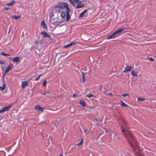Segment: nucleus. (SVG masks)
<instances>
[{
    "instance_id": "nucleus-1",
    "label": "nucleus",
    "mask_w": 156,
    "mask_h": 156,
    "mask_svg": "<svg viewBox=\"0 0 156 156\" xmlns=\"http://www.w3.org/2000/svg\"><path fill=\"white\" fill-rule=\"evenodd\" d=\"M123 123L122 124L121 128L122 132L124 133V135L129 144L133 150L139 147L137 141L136 140L135 137L132 133L128 131L126 132V130L128 128L127 123L123 120H122Z\"/></svg>"
},
{
    "instance_id": "nucleus-2",
    "label": "nucleus",
    "mask_w": 156,
    "mask_h": 156,
    "mask_svg": "<svg viewBox=\"0 0 156 156\" xmlns=\"http://www.w3.org/2000/svg\"><path fill=\"white\" fill-rule=\"evenodd\" d=\"M126 29V28L125 27L119 29L115 32H114V33H113L112 34L108 36L107 37V39H110L116 37L117 36H118L119 34L124 31Z\"/></svg>"
},
{
    "instance_id": "nucleus-3",
    "label": "nucleus",
    "mask_w": 156,
    "mask_h": 156,
    "mask_svg": "<svg viewBox=\"0 0 156 156\" xmlns=\"http://www.w3.org/2000/svg\"><path fill=\"white\" fill-rule=\"evenodd\" d=\"M58 4L59 5H61L62 6H63L65 7L66 9V21H68L69 19L70 18V16L69 15V12H70L71 11L69 7H68V5L67 4L63 2L62 3L61 2H59L58 3Z\"/></svg>"
},
{
    "instance_id": "nucleus-4",
    "label": "nucleus",
    "mask_w": 156,
    "mask_h": 156,
    "mask_svg": "<svg viewBox=\"0 0 156 156\" xmlns=\"http://www.w3.org/2000/svg\"><path fill=\"white\" fill-rule=\"evenodd\" d=\"M136 156H144L142 153L139 147L133 150Z\"/></svg>"
},
{
    "instance_id": "nucleus-5",
    "label": "nucleus",
    "mask_w": 156,
    "mask_h": 156,
    "mask_svg": "<svg viewBox=\"0 0 156 156\" xmlns=\"http://www.w3.org/2000/svg\"><path fill=\"white\" fill-rule=\"evenodd\" d=\"M12 106V105H10L8 106L2 108L0 110V113H2L5 111H8Z\"/></svg>"
},
{
    "instance_id": "nucleus-6",
    "label": "nucleus",
    "mask_w": 156,
    "mask_h": 156,
    "mask_svg": "<svg viewBox=\"0 0 156 156\" xmlns=\"http://www.w3.org/2000/svg\"><path fill=\"white\" fill-rule=\"evenodd\" d=\"M54 19H53L52 20H50V22L51 23L55 26H57L58 25H59L60 26V24L61 23V21H58L57 20L54 21Z\"/></svg>"
},
{
    "instance_id": "nucleus-7",
    "label": "nucleus",
    "mask_w": 156,
    "mask_h": 156,
    "mask_svg": "<svg viewBox=\"0 0 156 156\" xmlns=\"http://www.w3.org/2000/svg\"><path fill=\"white\" fill-rule=\"evenodd\" d=\"M41 34L43 36V38L48 37L49 38H51L50 36L45 31H43L41 32Z\"/></svg>"
},
{
    "instance_id": "nucleus-8",
    "label": "nucleus",
    "mask_w": 156,
    "mask_h": 156,
    "mask_svg": "<svg viewBox=\"0 0 156 156\" xmlns=\"http://www.w3.org/2000/svg\"><path fill=\"white\" fill-rule=\"evenodd\" d=\"M13 67V65L12 64H11L8 66L6 68V69L5 71V73H7L9 70H11Z\"/></svg>"
},
{
    "instance_id": "nucleus-9",
    "label": "nucleus",
    "mask_w": 156,
    "mask_h": 156,
    "mask_svg": "<svg viewBox=\"0 0 156 156\" xmlns=\"http://www.w3.org/2000/svg\"><path fill=\"white\" fill-rule=\"evenodd\" d=\"M132 69L131 66H126L125 68V70L123 71V72L126 73L130 71Z\"/></svg>"
},
{
    "instance_id": "nucleus-10",
    "label": "nucleus",
    "mask_w": 156,
    "mask_h": 156,
    "mask_svg": "<svg viewBox=\"0 0 156 156\" xmlns=\"http://www.w3.org/2000/svg\"><path fill=\"white\" fill-rule=\"evenodd\" d=\"M14 62H20V58L19 57H16L11 59Z\"/></svg>"
},
{
    "instance_id": "nucleus-11",
    "label": "nucleus",
    "mask_w": 156,
    "mask_h": 156,
    "mask_svg": "<svg viewBox=\"0 0 156 156\" xmlns=\"http://www.w3.org/2000/svg\"><path fill=\"white\" fill-rule=\"evenodd\" d=\"M82 74V82L83 83L85 82V75L86 74V73H83L82 72H81Z\"/></svg>"
},
{
    "instance_id": "nucleus-12",
    "label": "nucleus",
    "mask_w": 156,
    "mask_h": 156,
    "mask_svg": "<svg viewBox=\"0 0 156 156\" xmlns=\"http://www.w3.org/2000/svg\"><path fill=\"white\" fill-rule=\"evenodd\" d=\"M34 108L36 109L39 110L40 111H43V108L40 107V105H36L35 106Z\"/></svg>"
},
{
    "instance_id": "nucleus-13",
    "label": "nucleus",
    "mask_w": 156,
    "mask_h": 156,
    "mask_svg": "<svg viewBox=\"0 0 156 156\" xmlns=\"http://www.w3.org/2000/svg\"><path fill=\"white\" fill-rule=\"evenodd\" d=\"M28 85V82L27 81L22 82V86L23 89H24L26 86Z\"/></svg>"
},
{
    "instance_id": "nucleus-14",
    "label": "nucleus",
    "mask_w": 156,
    "mask_h": 156,
    "mask_svg": "<svg viewBox=\"0 0 156 156\" xmlns=\"http://www.w3.org/2000/svg\"><path fill=\"white\" fill-rule=\"evenodd\" d=\"M15 3V1L14 0H12L10 3H6L5 4V5H6L12 6Z\"/></svg>"
},
{
    "instance_id": "nucleus-15",
    "label": "nucleus",
    "mask_w": 156,
    "mask_h": 156,
    "mask_svg": "<svg viewBox=\"0 0 156 156\" xmlns=\"http://www.w3.org/2000/svg\"><path fill=\"white\" fill-rule=\"evenodd\" d=\"M87 11V9H85L79 15V18H82L84 14V13L86 12Z\"/></svg>"
},
{
    "instance_id": "nucleus-16",
    "label": "nucleus",
    "mask_w": 156,
    "mask_h": 156,
    "mask_svg": "<svg viewBox=\"0 0 156 156\" xmlns=\"http://www.w3.org/2000/svg\"><path fill=\"white\" fill-rule=\"evenodd\" d=\"M41 25L42 26V27L44 28V29H47V26H46L45 23L44 22V21H42L41 23Z\"/></svg>"
},
{
    "instance_id": "nucleus-17",
    "label": "nucleus",
    "mask_w": 156,
    "mask_h": 156,
    "mask_svg": "<svg viewBox=\"0 0 156 156\" xmlns=\"http://www.w3.org/2000/svg\"><path fill=\"white\" fill-rule=\"evenodd\" d=\"M84 6H85V5L84 4H83L81 3L80 4H78V5H77L76 6V8L77 9H79L83 7Z\"/></svg>"
},
{
    "instance_id": "nucleus-18",
    "label": "nucleus",
    "mask_w": 156,
    "mask_h": 156,
    "mask_svg": "<svg viewBox=\"0 0 156 156\" xmlns=\"http://www.w3.org/2000/svg\"><path fill=\"white\" fill-rule=\"evenodd\" d=\"M121 105L122 107H128L129 106L125 104L122 101H121Z\"/></svg>"
},
{
    "instance_id": "nucleus-19",
    "label": "nucleus",
    "mask_w": 156,
    "mask_h": 156,
    "mask_svg": "<svg viewBox=\"0 0 156 156\" xmlns=\"http://www.w3.org/2000/svg\"><path fill=\"white\" fill-rule=\"evenodd\" d=\"M79 103L83 106L85 107L86 106L85 103L83 101L81 100L80 101Z\"/></svg>"
},
{
    "instance_id": "nucleus-20",
    "label": "nucleus",
    "mask_w": 156,
    "mask_h": 156,
    "mask_svg": "<svg viewBox=\"0 0 156 156\" xmlns=\"http://www.w3.org/2000/svg\"><path fill=\"white\" fill-rule=\"evenodd\" d=\"M131 75L132 76L134 77H137L138 75L135 73L134 70H133L131 72Z\"/></svg>"
},
{
    "instance_id": "nucleus-21",
    "label": "nucleus",
    "mask_w": 156,
    "mask_h": 156,
    "mask_svg": "<svg viewBox=\"0 0 156 156\" xmlns=\"http://www.w3.org/2000/svg\"><path fill=\"white\" fill-rule=\"evenodd\" d=\"M54 7L55 9H57V8L63 9V6H61V5H56Z\"/></svg>"
},
{
    "instance_id": "nucleus-22",
    "label": "nucleus",
    "mask_w": 156,
    "mask_h": 156,
    "mask_svg": "<svg viewBox=\"0 0 156 156\" xmlns=\"http://www.w3.org/2000/svg\"><path fill=\"white\" fill-rule=\"evenodd\" d=\"M1 54L5 56H11V55L10 54H5L3 52H2Z\"/></svg>"
},
{
    "instance_id": "nucleus-23",
    "label": "nucleus",
    "mask_w": 156,
    "mask_h": 156,
    "mask_svg": "<svg viewBox=\"0 0 156 156\" xmlns=\"http://www.w3.org/2000/svg\"><path fill=\"white\" fill-rule=\"evenodd\" d=\"M61 16L62 18H64L66 16V14L64 12H61Z\"/></svg>"
},
{
    "instance_id": "nucleus-24",
    "label": "nucleus",
    "mask_w": 156,
    "mask_h": 156,
    "mask_svg": "<svg viewBox=\"0 0 156 156\" xmlns=\"http://www.w3.org/2000/svg\"><path fill=\"white\" fill-rule=\"evenodd\" d=\"M74 1L78 4H80L82 3V2L79 0H73Z\"/></svg>"
},
{
    "instance_id": "nucleus-25",
    "label": "nucleus",
    "mask_w": 156,
    "mask_h": 156,
    "mask_svg": "<svg viewBox=\"0 0 156 156\" xmlns=\"http://www.w3.org/2000/svg\"><path fill=\"white\" fill-rule=\"evenodd\" d=\"M20 17V16H16L15 15H14L12 16V17L14 18L15 20H17V19H19Z\"/></svg>"
},
{
    "instance_id": "nucleus-26",
    "label": "nucleus",
    "mask_w": 156,
    "mask_h": 156,
    "mask_svg": "<svg viewBox=\"0 0 156 156\" xmlns=\"http://www.w3.org/2000/svg\"><path fill=\"white\" fill-rule=\"evenodd\" d=\"M5 86L4 84H3V87H0V89L2 90H4L5 89Z\"/></svg>"
},
{
    "instance_id": "nucleus-27",
    "label": "nucleus",
    "mask_w": 156,
    "mask_h": 156,
    "mask_svg": "<svg viewBox=\"0 0 156 156\" xmlns=\"http://www.w3.org/2000/svg\"><path fill=\"white\" fill-rule=\"evenodd\" d=\"M83 138H82L80 142L79 143H77L76 144V145L79 146V145H81L82 144L83 142Z\"/></svg>"
},
{
    "instance_id": "nucleus-28",
    "label": "nucleus",
    "mask_w": 156,
    "mask_h": 156,
    "mask_svg": "<svg viewBox=\"0 0 156 156\" xmlns=\"http://www.w3.org/2000/svg\"><path fill=\"white\" fill-rule=\"evenodd\" d=\"M86 97H88L89 98H90L91 97H93L94 96L92 94H90L87 95L86 96Z\"/></svg>"
},
{
    "instance_id": "nucleus-29",
    "label": "nucleus",
    "mask_w": 156,
    "mask_h": 156,
    "mask_svg": "<svg viewBox=\"0 0 156 156\" xmlns=\"http://www.w3.org/2000/svg\"><path fill=\"white\" fill-rule=\"evenodd\" d=\"M70 3L73 6H74L75 5V3L74 2H73V1L72 0H68Z\"/></svg>"
},
{
    "instance_id": "nucleus-30",
    "label": "nucleus",
    "mask_w": 156,
    "mask_h": 156,
    "mask_svg": "<svg viewBox=\"0 0 156 156\" xmlns=\"http://www.w3.org/2000/svg\"><path fill=\"white\" fill-rule=\"evenodd\" d=\"M72 43H70L69 44H68L67 45H66V46H64V47L65 48H67L68 47H69L71 46H72Z\"/></svg>"
},
{
    "instance_id": "nucleus-31",
    "label": "nucleus",
    "mask_w": 156,
    "mask_h": 156,
    "mask_svg": "<svg viewBox=\"0 0 156 156\" xmlns=\"http://www.w3.org/2000/svg\"><path fill=\"white\" fill-rule=\"evenodd\" d=\"M46 80H45L42 83V85L44 86V87H46Z\"/></svg>"
},
{
    "instance_id": "nucleus-32",
    "label": "nucleus",
    "mask_w": 156,
    "mask_h": 156,
    "mask_svg": "<svg viewBox=\"0 0 156 156\" xmlns=\"http://www.w3.org/2000/svg\"><path fill=\"white\" fill-rule=\"evenodd\" d=\"M41 75H42V74H41L40 75L37 77L35 79V80H36V81H37V80H38L40 78V77L41 76Z\"/></svg>"
},
{
    "instance_id": "nucleus-33",
    "label": "nucleus",
    "mask_w": 156,
    "mask_h": 156,
    "mask_svg": "<svg viewBox=\"0 0 156 156\" xmlns=\"http://www.w3.org/2000/svg\"><path fill=\"white\" fill-rule=\"evenodd\" d=\"M145 100V99L143 98H138V101H144Z\"/></svg>"
},
{
    "instance_id": "nucleus-34",
    "label": "nucleus",
    "mask_w": 156,
    "mask_h": 156,
    "mask_svg": "<svg viewBox=\"0 0 156 156\" xmlns=\"http://www.w3.org/2000/svg\"><path fill=\"white\" fill-rule=\"evenodd\" d=\"M49 94V93L48 91L44 92L42 93V94L44 95H45L46 94Z\"/></svg>"
},
{
    "instance_id": "nucleus-35",
    "label": "nucleus",
    "mask_w": 156,
    "mask_h": 156,
    "mask_svg": "<svg viewBox=\"0 0 156 156\" xmlns=\"http://www.w3.org/2000/svg\"><path fill=\"white\" fill-rule=\"evenodd\" d=\"M54 16V14L53 13H51L49 15V17L51 18Z\"/></svg>"
},
{
    "instance_id": "nucleus-36",
    "label": "nucleus",
    "mask_w": 156,
    "mask_h": 156,
    "mask_svg": "<svg viewBox=\"0 0 156 156\" xmlns=\"http://www.w3.org/2000/svg\"><path fill=\"white\" fill-rule=\"evenodd\" d=\"M122 96L124 97H126V96H129V95L127 94H122Z\"/></svg>"
},
{
    "instance_id": "nucleus-37",
    "label": "nucleus",
    "mask_w": 156,
    "mask_h": 156,
    "mask_svg": "<svg viewBox=\"0 0 156 156\" xmlns=\"http://www.w3.org/2000/svg\"><path fill=\"white\" fill-rule=\"evenodd\" d=\"M76 43V42H75V41H73L72 42L70 43H72V45H73L75 44Z\"/></svg>"
},
{
    "instance_id": "nucleus-38",
    "label": "nucleus",
    "mask_w": 156,
    "mask_h": 156,
    "mask_svg": "<svg viewBox=\"0 0 156 156\" xmlns=\"http://www.w3.org/2000/svg\"><path fill=\"white\" fill-rule=\"evenodd\" d=\"M9 8L7 7H5L4 8V9L6 11H8L9 9Z\"/></svg>"
},
{
    "instance_id": "nucleus-39",
    "label": "nucleus",
    "mask_w": 156,
    "mask_h": 156,
    "mask_svg": "<svg viewBox=\"0 0 156 156\" xmlns=\"http://www.w3.org/2000/svg\"><path fill=\"white\" fill-rule=\"evenodd\" d=\"M149 60H150L151 61H152V62L153 61H154V59H153V58H150V59H149Z\"/></svg>"
},
{
    "instance_id": "nucleus-40",
    "label": "nucleus",
    "mask_w": 156,
    "mask_h": 156,
    "mask_svg": "<svg viewBox=\"0 0 156 156\" xmlns=\"http://www.w3.org/2000/svg\"><path fill=\"white\" fill-rule=\"evenodd\" d=\"M99 86L100 87V89L101 90V91H102V85H99Z\"/></svg>"
},
{
    "instance_id": "nucleus-41",
    "label": "nucleus",
    "mask_w": 156,
    "mask_h": 156,
    "mask_svg": "<svg viewBox=\"0 0 156 156\" xmlns=\"http://www.w3.org/2000/svg\"><path fill=\"white\" fill-rule=\"evenodd\" d=\"M6 73H5V72H4V74H3V75L2 76V78H4V77H5V76L6 75Z\"/></svg>"
},
{
    "instance_id": "nucleus-42",
    "label": "nucleus",
    "mask_w": 156,
    "mask_h": 156,
    "mask_svg": "<svg viewBox=\"0 0 156 156\" xmlns=\"http://www.w3.org/2000/svg\"><path fill=\"white\" fill-rule=\"evenodd\" d=\"M92 121L94 122H95V121H98V120L97 119H94L92 120Z\"/></svg>"
},
{
    "instance_id": "nucleus-43",
    "label": "nucleus",
    "mask_w": 156,
    "mask_h": 156,
    "mask_svg": "<svg viewBox=\"0 0 156 156\" xmlns=\"http://www.w3.org/2000/svg\"><path fill=\"white\" fill-rule=\"evenodd\" d=\"M4 62H2V61H0V64H4Z\"/></svg>"
},
{
    "instance_id": "nucleus-44",
    "label": "nucleus",
    "mask_w": 156,
    "mask_h": 156,
    "mask_svg": "<svg viewBox=\"0 0 156 156\" xmlns=\"http://www.w3.org/2000/svg\"><path fill=\"white\" fill-rule=\"evenodd\" d=\"M38 43V41H36L35 42H34V43L35 44H37Z\"/></svg>"
},
{
    "instance_id": "nucleus-45",
    "label": "nucleus",
    "mask_w": 156,
    "mask_h": 156,
    "mask_svg": "<svg viewBox=\"0 0 156 156\" xmlns=\"http://www.w3.org/2000/svg\"><path fill=\"white\" fill-rule=\"evenodd\" d=\"M108 94L111 96H113L112 94L111 93H108Z\"/></svg>"
},
{
    "instance_id": "nucleus-46",
    "label": "nucleus",
    "mask_w": 156,
    "mask_h": 156,
    "mask_svg": "<svg viewBox=\"0 0 156 156\" xmlns=\"http://www.w3.org/2000/svg\"><path fill=\"white\" fill-rule=\"evenodd\" d=\"M10 30H11V27H10L9 28V32H8V33L9 34L10 32Z\"/></svg>"
},
{
    "instance_id": "nucleus-47",
    "label": "nucleus",
    "mask_w": 156,
    "mask_h": 156,
    "mask_svg": "<svg viewBox=\"0 0 156 156\" xmlns=\"http://www.w3.org/2000/svg\"><path fill=\"white\" fill-rule=\"evenodd\" d=\"M76 94H73V97H75V96H76Z\"/></svg>"
},
{
    "instance_id": "nucleus-48",
    "label": "nucleus",
    "mask_w": 156,
    "mask_h": 156,
    "mask_svg": "<svg viewBox=\"0 0 156 156\" xmlns=\"http://www.w3.org/2000/svg\"><path fill=\"white\" fill-rule=\"evenodd\" d=\"M84 133H86V132H87V129H84Z\"/></svg>"
},
{
    "instance_id": "nucleus-49",
    "label": "nucleus",
    "mask_w": 156,
    "mask_h": 156,
    "mask_svg": "<svg viewBox=\"0 0 156 156\" xmlns=\"http://www.w3.org/2000/svg\"><path fill=\"white\" fill-rule=\"evenodd\" d=\"M1 68H2V70L3 71V69H4V68L3 67V66H1Z\"/></svg>"
},
{
    "instance_id": "nucleus-50",
    "label": "nucleus",
    "mask_w": 156,
    "mask_h": 156,
    "mask_svg": "<svg viewBox=\"0 0 156 156\" xmlns=\"http://www.w3.org/2000/svg\"><path fill=\"white\" fill-rule=\"evenodd\" d=\"M98 125V122H97L96 123V125Z\"/></svg>"
},
{
    "instance_id": "nucleus-51",
    "label": "nucleus",
    "mask_w": 156,
    "mask_h": 156,
    "mask_svg": "<svg viewBox=\"0 0 156 156\" xmlns=\"http://www.w3.org/2000/svg\"><path fill=\"white\" fill-rule=\"evenodd\" d=\"M59 156H63L62 155L60 154Z\"/></svg>"
},
{
    "instance_id": "nucleus-52",
    "label": "nucleus",
    "mask_w": 156,
    "mask_h": 156,
    "mask_svg": "<svg viewBox=\"0 0 156 156\" xmlns=\"http://www.w3.org/2000/svg\"><path fill=\"white\" fill-rule=\"evenodd\" d=\"M49 138H50V139H51V137H50V136H49Z\"/></svg>"
}]
</instances>
